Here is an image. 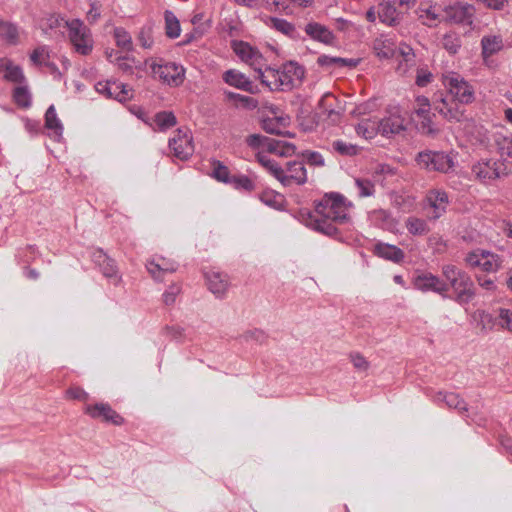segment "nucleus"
<instances>
[{
  "mask_svg": "<svg viewBox=\"0 0 512 512\" xmlns=\"http://www.w3.org/2000/svg\"><path fill=\"white\" fill-rule=\"evenodd\" d=\"M352 203L339 193L326 194L316 205L313 212H301V221L305 226L327 236L338 233V225L350 220Z\"/></svg>",
  "mask_w": 512,
  "mask_h": 512,
  "instance_id": "obj_1",
  "label": "nucleus"
},
{
  "mask_svg": "<svg viewBox=\"0 0 512 512\" xmlns=\"http://www.w3.org/2000/svg\"><path fill=\"white\" fill-rule=\"evenodd\" d=\"M441 81L453 99L440 98L434 102V108L449 121H461L464 111L459 104H470L474 101V88L459 73L454 71L443 73Z\"/></svg>",
  "mask_w": 512,
  "mask_h": 512,
  "instance_id": "obj_2",
  "label": "nucleus"
},
{
  "mask_svg": "<svg viewBox=\"0 0 512 512\" xmlns=\"http://www.w3.org/2000/svg\"><path fill=\"white\" fill-rule=\"evenodd\" d=\"M264 168L285 187L304 185L308 180L305 163L301 160H290L284 165L265 161Z\"/></svg>",
  "mask_w": 512,
  "mask_h": 512,
  "instance_id": "obj_3",
  "label": "nucleus"
},
{
  "mask_svg": "<svg viewBox=\"0 0 512 512\" xmlns=\"http://www.w3.org/2000/svg\"><path fill=\"white\" fill-rule=\"evenodd\" d=\"M442 273L455 292L457 302L466 304L475 297L473 281L464 271L452 264H447L442 267Z\"/></svg>",
  "mask_w": 512,
  "mask_h": 512,
  "instance_id": "obj_4",
  "label": "nucleus"
},
{
  "mask_svg": "<svg viewBox=\"0 0 512 512\" xmlns=\"http://www.w3.org/2000/svg\"><path fill=\"white\" fill-rule=\"evenodd\" d=\"M68 36L75 51L81 55H88L93 50V38L90 29L80 19L66 20Z\"/></svg>",
  "mask_w": 512,
  "mask_h": 512,
  "instance_id": "obj_5",
  "label": "nucleus"
},
{
  "mask_svg": "<svg viewBox=\"0 0 512 512\" xmlns=\"http://www.w3.org/2000/svg\"><path fill=\"white\" fill-rule=\"evenodd\" d=\"M474 177L484 184H491L495 180L508 174L504 160L482 159L472 166Z\"/></svg>",
  "mask_w": 512,
  "mask_h": 512,
  "instance_id": "obj_6",
  "label": "nucleus"
},
{
  "mask_svg": "<svg viewBox=\"0 0 512 512\" xmlns=\"http://www.w3.org/2000/svg\"><path fill=\"white\" fill-rule=\"evenodd\" d=\"M416 162L420 168L444 173L454 165L453 159L448 154L429 150L418 153Z\"/></svg>",
  "mask_w": 512,
  "mask_h": 512,
  "instance_id": "obj_7",
  "label": "nucleus"
},
{
  "mask_svg": "<svg viewBox=\"0 0 512 512\" xmlns=\"http://www.w3.org/2000/svg\"><path fill=\"white\" fill-rule=\"evenodd\" d=\"M150 67L155 78L170 86H179L184 81L185 69L174 62L152 63Z\"/></svg>",
  "mask_w": 512,
  "mask_h": 512,
  "instance_id": "obj_8",
  "label": "nucleus"
},
{
  "mask_svg": "<svg viewBox=\"0 0 512 512\" xmlns=\"http://www.w3.org/2000/svg\"><path fill=\"white\" fill-rule=\"evenodd\" d=\"M464 260L469 267L480 268L485 272H495L500 267L498 255L487 250L478 249L471 251L466 255Z\"/></svg>",
  "mask_w": 512,
  "mask_h": 512,
  "instance_id": "obj_9",
  "label": "nucleus"
},
{
  "mask_svg": "<svg viewBox=\"0 0 512 512\" xmlns=\"http://www.w3.org/2000/svg\"><path fill=\"white\" fill-rule=\"evenodd\" d=\"M169 147L175 157L180 160L188 159L194 152L192 136L181 129L169 140Z\"/></svg>",
  "mask_w": 512,
  "mask_h": 512,
  "instance_id": "obj_10",
  "label": "nucleus"
},
{
  "mask_svg": "<svg viewBox=\"0 0 512 512\" xmlns=\"http://www.w3.org/2000/svg\"><path fill=\"white\" fill-rule=\"evenodd\" d=\"M395 57L397 61L396 72L401 76L411 75L416 66V55L413 49L409 45L402 43L399 45Z\"/></svg>",
  "mask_w": 512,
  "mask_h": 512,
  "instance_id": "obj_11",
  "label": "nucleus"
},
{
  "mask_svg": "<svg viewBox=\"0 0 512 512\" xmlns=\"http://www.w3.org/2000/svg\"><path fill=\"white\" fill-rule=\"evenodd\" d=\"M95 89L105 97L119 102L126 101L131 97L130 90L124 84L117 81H99L96 83Z\"/></svg>",
  "mask_w": 512,
  "mask_h": 512,
  "instance_id": "obj_12",
  "label": "nucleus"
},
{
  "mask_svg": "<svg viewBox=\"0 0 512 512\" xmlns=\"http://www.w3.org/2000/svg\"><path fill=\"white\" fill-rule=\"evenodd\" d=\"M304 69L295 62H289L279 68L280 90L292 89L296 82H300Z\"/></svg>",
  "mask_w": 512,
  "mask_h": 512,
  "instance_id": "obj_13",
  "label": "nucleus"
},
{
  "mask_svg": "<svg viewBox=\"0 0 512 512\" xmlns=\"http://www.w3.org/2000/svg\"><path fill=\"white\" fill-rule=\"evenodd\" d=\"M233 50L236 55L256 71L258 67L265 66L262 54L246 42H235Z\"/></svg>",
  "mask_w": 512,
  "mask_h": 512,
  "instance_id": "obj_14",
  "label": "nucleus"
},
{
  "mask_svg": "<svg viewBox=\"0 0 512 512\" xmlns=\"http://www.w3.org/2000/svg\"><path fill=\"white\" fill-rule=\"evenodd\" d=\"M93 261L100 268L103 276L113 285H118L121 282V275L114 260L108 257L102 250H97L93 253Z\"/></svg>",
  "mask_w": 512,
  "mask_h": 512,
  "instance_id": "obj_15",
  "label": "nucleus"
},
{
  "mask_svg": "<svg viewBox=\"0 0 512 512\" xmlns=\"http://www.w3.org/2000/svg\"><path fill=\"white\" fill-rule=\"evenodd\" d=\"M474 15V7L470 4H455L444 10L447 21L457 24H471Z\"/></svg>",
  "mask_w": 512,
  "mask_h": 512,
  "instance_id": "obj_16",
  "label": "nucleus"
},
{
  "mask_svg": "<svg viewBox=\"0 0 512 512\" xmlns=\"http://www.w3.org/2000/svg\"><path fill=\"white\" fill-rule=\"evenodd\" d=\"M272 138L260 134H252L246 138L247 145L255 151L257 161L264 167L265 161H273L267 155Z\"/></svg>",
  "mask_w": 512,
  "mask_h": 512,
  "instance_id": "obj_17",
  "label": "nucleus"
},
{
  "mask_svg": "<svg viewBox=\"0 0 512 512\" xmlns=\"http://www.w3.org/2000/svg\"><path fill=\"white\" fill-rule=\"evenodd\" d=\"M395 3L394 0H378V18L388 26L397 25L401 19V13L395 7Z\"/></svg>",
  "mask_w": 512,
  "mask_h": 512,
  "instance_id": "obj_18",
  "label": "nucleus"
},
{
  "mask_svg": "<svg viewBox=\"0 0 512 512\" xmlns=\"http://www.w3.org/2000/svg\"><path fill=\"white\" fill-rule=\"evenodd\" d=\"M208 289L216 296L223 297L229 287V280L226 274L211 270L205 273Z\"/></svg>",
  "mask_w": 512,
  "mask_h": 512,
  "instance_id": "obj_19",
  "label": "nucleus"
},
{
  "mask_svg": "<svg viewBox=\"0 0 512 512\" xmlns=\"http://www.w3.org/2000/svg\"><path fill=\"white\" fill-rule=\"evenodd\" d=\"M426 201L433 209L432 218H439L445 211L449 203L448 195L444 190L431 189L426 195Z\"/></svg>",
  "mask_w": 512,
  "mask_h": 512,
  "instance_id": "obj_20",
  "label": "nucleus"
},
{
  "mask_svg": "<svg viewBox=\"0 0 512 512\" xmlns=\"http://www.w3.org/2000/svg\"><path fill=\"white\" fill-rule=\"evenodd\" d=\"M305 33L313 40L330 45L333 44L335 36L331 30L318 22H309L304 27Z\"/></svg>",
  "mask_w": 512,
  "mask_h": 512,
  "instance_id": "obj_21",
  "label": "nucleus"
},
{
  "mask_svg": "<svg viewBox=\"0 0 512 512\" xmlns=\"http://www.w3.org/2000/svg\"><path fill=\"white\" fill-rule=\"evenodd\" d=\"M414 285L418 290L421 291L432 290L439 294H443L448 291V286L438 277L430 273L422 274L416 277Z\"/></svg>",
  "mask_w": 512,
  "mask_h": 512,
  "instance_id": "obj_22",
  "label": "nucleus"
},
{
  "mask_svg": "<svg viewBox=\"0 0 512 512\" xmlns=\"http://www.w3.org/2000/svg\"><path fill=\"white\" fill-rule=\"evenodd\" d=\"M85 412L92 418L102 417L104 420L110 421L117 425L122 423V417L118 415L109 405L104 403L88 405L85 408Z\"/></svg>",
  "mask_w": 512,
  "mask_h": 512,
  "instance_id": "obj_23",
  "label": "nucleus"
},
{
  "mask_svg": "<svg viewBox=\"0 0 512 512\" xmlns=\"http://www.w3.org/2000/svg\"><path fill=\"white\" fill-rule=\"evenodd\" d=\"M490 146L502 157L512 161V136L496 132L491 136Z\"/></svg>",
  "mask_w": 512,
  "mask_h": 512,
  "instance_id": "obj_24",
  "label": "nucleus"
},
{
  "mask_svg": "<svg viewBox=\"0 0 512 512\" xmlns=\"http://www.w3.org/2000/svg\"><path fill=\"white\" fill-rule=\"evenodd\" d=\"M0 73L4 80L12 83H23L25 76L22 68L8 58H0Z\"/></svg>",
  "mask_w": 512,
  "mask_h": 512,
  "instance_id": "obj_25",
  "label": "nucleus"
},
{
  "mask_svg": "<svg viewBox=\"0 0 512 512\" xmlns=\"http://www.w3.org/2000/svg\"><path fill=\"white\" fill-rule=\"evenodd\" d=\"M374 252L377 256L394 263H400L404 259V252L400 248L387 243H377Z\"/></svg>",
  "mask_w": 512,
  "mask_h": 512,
  "instance_id": "obj_26",
  "label": "nucleus"
},
{
  "mask_svg": "<svg viewBox=\"0 0 512 512\" xmlns=\"http://www.w3.org/2000/svg\"><path fill=\"white\" fill-rule=\"evenodd\" d=\"M380 134L389 136L391 134H399L405 129L404 119L397 114H392L379 121Z\"/></svg>",
  "mask_w": 512,
  "mask_h": 512,
  "instance_id": "obj_27",
  "label": "nucleus"
},
{
  "mask_svg": "<svg viewBox=\"0 0 512 512\" xmlns=\"http://www.w3.org/2000/svg\"><path fill=\"white\" fill-rule=\"evenodd\" d=\"M379 120L376 118L362 119L355 127V131L358 136L365 140L373 139L378 133H380Z\"/></svg>",
  "mask_w": 512,
  "mask_h": 512,
  "instance_id": "obj_28",
  "label": "nucleus"
},
{
  "mask_svg": "<svg viewBox=\"0 0 512 512\" xmlns=\"http://www.w3.org/2000/svg\"><path fill=\"white\" fill-rule=\"evenodd\" d=\"M375 54L381 59H388L395 56L396 45L392 39L386 36H380L373 43Z\"/></svg>",
  "mask_w": 512,
  "mask_h": 512,
  "instance_id": "obj_29",
  "label": "nucleus"
},
{
  "mask_svg": "<svg viewBox=\"0 0 512 512\" xmlns=\"http://www.w3.org/2000/svg\"><path fill=\"white\" fill-rule=\"evenodd\" d=\"M146 268L153 278H155L156 280H160L161 275L163 273L175 272L177 269V264L174 261H169L164 258H161L158 262H155L153 260L147 262Z\"/></svg>",
  "mask_w": 512,
  "mask_h": 512,
  "instance_id": "obj_30",
  "label": "nucleus"
},
{
  "mask_svg": "<svg viewBox=\"0 0 512 512\" xmlns=\"http://www.w3.org/2000/svg\"><path fill=\"white\" fill-rule=\"evenodd\" d=\"M503 47V40L499 35H487L481 39L482 57L484 59L498 53Z\"/></svg>",
  "mask_w": 512,
  "mask_h": 512,
  "instance_id": "obj_31",
  "label": "nucleus"
},
{
  "mask_svg": "<svg viewBox=\"0 0 512 512\" xmlns=\"http://www.w3.org/2000/svg\"><path fill=\"white\" fill-rule=\"evenodd\" d=\"M224 81L238 89L252 92V82L241 72L236 70H228L224 73Z\"/></svg>",
  "mask_w": 512,
  "mask_h": 512,
  "instance_id": "obj_32",
  "label": "nucleus"
},
{
  "mask_svg": "<svg viewBox=\"0 0 512 512\" xmlns=\"http://www.w3.org/2000/svg\"><path fill=\"white\" fill-rule=\"evenodd\" d=\"M255 72L258 74V78L261 80V82L271 90H280L279 69H274L271 67H265L263 69V66H260Z\"/></svg>",
  "mask_w": 512,
  "mask_h": 512,
  "instance_id": "obj_33",
  "label": "nucleus"
},
{
  "mask_svg": "<svg viewBox=\"0 0 512 512\" xmlns=\"http://www.w3.org/2000/svg\"><path fill=\"white\" fill-rule=\"evenodd\" d=\"M434 401L437 403L445 402L448 408L455 409L460 413L467 411L466 403L459 395L455 393L438 392L434 396Z\"/></svg>",
  "mask_w": 512,
  "mask_h": 512,
  "instance_id": "obj_34",
  "label": "nucleus"
},
{
  "mask_svg": "<svg viewBox=\"0 0 512 512\" xmlns=\"http://www.w3.org/2000/svg\"><path fill=\"white\" fill-rule=\"evenodd\" d=\"M317 63L321 67L325 68H333V67H356L358 64V60L334 57L328 55H320L317 59Z\"/></svg>",
  "mask_w": 512,
  "mask_h": 512,
  "instance_id": "obj_35",
  "label": "nucleus"
},
{
  "mask_svg": "<svg viewBox=\"0 0 512 512\" xmlns=\"http://www.w3.org/2000/svg\"><path fill=\"white\" fill-rule=\"evenodd\" d=\"M176 125V117L172 112H159L154 118L150 126L155 131H165Z\"/></svg>",
  "mask_w": 512,
  "mask_h": 512,
  "instance_id": "obj_36",
  "label": "nucleus"
},
{
  "mask_svg": "<svg viewBox=\"0 0 512 512\" xmlns=\"http://www.w3.org/2000/svg\"><path fill=\"white\" fill-rule=\"evenodd\" d=\"M45 127L56 137L60 138L63 133V125L57 117L55 107L51 105L45 113Z\"/></svg>",
  "mask_w": 512,
  "mask_h": 512,
  "instance_id": "obj_37",
  "label": "nucleus"
},
{
  "mask_svg": "<svg viewBox=\"0 0 512 512\" xmlns=\"http://www.w3.org/2000/svg\"><path fill=\"white\" fill-rule=\"evenodd\" d=\"M268 153H272L280 157H290L296 153V146L292 143L272 138Z\"/></svg>",
  "mask_w": 512,
  "mask_h": 512,
  "instance_id": "obj_38",
  "label": "nucleus"
},
{
  "mask_svg": "<svg viewBox=\"0 0 512 512\" xmlns=\"http://www.w3.org/2000/svg\"><path fill=\"white\" fill-rule=\"evenodd\" d=\"M202 20H203V15L201 13L193 16L192 24L194 25V29H193V32L186 35L187 43L202 37L210 28V22L209 21L202 22Z\"/></svg>",
  "mask_w": 512,
  "mask_h": 512,
  "instance_id": "obj_39",
  "label": "nucleus"
},
{
  "mask_svg": "<svg viewBox=\"0 0 512 512\" xmlns=\"http://www.w3.org/2000/svg\"><path fill=\"white\" fill-rule=\"evenodd\" d=\"M287 124V117H268L263 120L262 127L270 134H281Z\"/></svg>",
  "mask_w": 512,
  "mask_h": 512,
  "instance_id": "obj_40",
  "label": "nucleus"
},
{
  "mask_svg": "<svg viewBox=\"0 0 512 512\" xmlns=\"http://www.w3.org/2000/svg\"><path fill=\"white\" fill-rule=\"evenodd\" d=\"M113 34L118 47L128 52L133 50L132 38L124 28L116 27Z\"/></svg>",
  "mask_w": 512,
  "mask_h": 512,
  "instance_id": "obj_41",
  "label": "nucleus"
},
{
  "mask_svg": "<svg viewBox=\"0 0 512 512\" xmlns=\"http://www.w3.org/2000/svg\"><path fill=\"white\" fill-rule=\"evenodd\" d=\"M405 225L409 233L412 235H424L429 231L426 221L420 218L409 217L406 220Z\"/></svg>",
  "mask_w": 512,
  "mask_h": 512,
  "instance_id": "obj_42",
  "label": "nucleus"
},
{
  "mask_svg": "<svg viewBox=\"0 0 512 512\" xmlns=\"http://www.w3.org/2000/svg\"><path fill=\"white\" fill-rule=\"evenodd\" d=\"M165 29L167 36L170 38H177L180 35V23L170 11L165 12Z\"/></svg>",
  "mask_w": 512,
  "mask_h": 512,
  "instance_id": "obj_43",
  "label": "nucleus"
},
{
  "mask_svg": "<svg viewBox=\"0 0 512 512\" xmlns=\"http://www.w3.org/2000/svg\"><path fill=\"white\" fill-rule=\"evenodd\" d=\"M442 46L448 53L454 55L461 48V39L455 33H447L442 38Z\"/></svg>",
  "mask_w": 512,
  "mask_h": 512,
  "instance_id": "obj_44",
  "label": "nucleus"
},
{
  "mask_svg": "<svg viewBox=\"0 0 512 512\" xmlns=\"http://www.w3.org/2000/svg\"><path fill=\"white\" fill-rule=\"evenodd\" d=\"M0 36H2L9 44H16L19 36L18 29L13 24L0 20Z\"/></svg>",
  "mask_w": 512,
  "mask_h": 512,
  "instance_id": "obj_45",
  "label": "nucleus"
},
{
  "mask_svg": "<svg viewBox=\"0 0 512 512\" xmlns=\"http://www.w3.org/2000/svg\"><path fill=\"white\" fill-rule=\"evenodd\" d=\"M355 187L357 189V195L361 198L370 197L375 192L374 183L366 178H356Z\"/></svg>",
  "mask_w": 512,
  "mask_h": 512,
  "instance_id": "obj_46",
  "label": "nucleus"
},
{
  "mask_svg": "<svg viewBox=\"0 0 512 512\" xmlns=\"http://www.w3.org/2000/svg\"><path fill=\"white\" fill-rule=\"evenodd\" d=\"M332 146L336 152L343 156H354L357 155L359 152V147L357 145H354L343 140L334 141Z\"/></svg>",
  "mask_w": 512,
  "mask_h": 512,
  "instance_id": "obj_47",
  "label": "nucleus"
},
{
  "mask_svg": "<svg viewBox=\"0 0 512 512\" xmlns=\"http://www.w3.org/2000/svg\"><path fill=\"white\" fill-rule=\"evenodd\" d=\"M213 171L212 176L220 182L230 183L232 177L230 176V171L227 166L222 164L220 161H213L212 163Z\"/></svg>",
  "mask_w": 512,
  "mask_h": 512,
  "instance_id": "obj_48",
  "label": "nucleus"
},
{
  "mask_svg": "<svg viewBox=\"0 0 512 512\" xmlns=\"http://www.w3.org/2000/svg\"><path fill=\"white\" fill-rule=\"evenodd\" d=\"M13 98L20 107L28 108L31 105V95L25 86L16 87L14 89Z\"/></svg>",
  "mask_w": 512,
  "mask_h": 512,
  "instance_id": "obj_49",
  "label": "nucleus"
},
{
  "mask_svg": "<svg viewBox=\"0 0 512 512\" xmlns=\"http://www.w3.org/2000/svg\"><path fill=\"white\" fill-rule=\"evenodd\" d=\"M419 17L422 19L423 24L427 26H434L440 19V15L437 12L436 7H429L426 9L419 10Z\"/></svg>",
  "mask_w": 512,
  "mask_h": 512,
  "instance_id": "obj_50",
  "label": "nucleus"
},
{
  "mask_svg": "<svg viewBox=\"0 0 512 512\" xmlns=\"http://www.w3.org/2000/svg\"><path fill=\"white\" fill-rule=\"evenodd\" d=\"M48 58V52L45 46H41L36 48L32 54L30 55L31 61L35 65H42L45 64L47 66L52 67L53 69H56V67L52 64L46 63V59Z\"/></svg>",
  "mask_w": 512,
  "mask_h": 512,
  "instance_id": "obj_51",
  "label": "nucleus"
},
{
  "mask_svg": "<svg viewBox=\"0 0 512 512\" xmlns=\"http://www.w3.org/2000/svg\"><path fill=\"white\" fill-rule=\"evenodd\" d=\"M140 45L145 49L152 48L153 45V37H152V28L151 26H144L140 29L138 37H137Z\"/></svg>",
  "mask_w": 512,
  "mask_h": 512,
  "instance_id": "obj_52",
  "label": "nucleus"
},
{
  "mask_svg": "<svg viewBox=\"0 0 512 512\" xmlns=\"http://www.w3.org/2000/svg\"><path fill=\"white\" fill-rule=\"evenodd\" d=\"M163 332L167 337L178 342H182L185 339V330L178 325L166 326Z\"/></svg>",
  "mask_w": 512,
  "mask_h": 512,
  "instance_id": "obj_53",
  "label": "nucleus"
},
{
  "mask_svg": "<svg viewBox=\"0 0 512 512\" xmlns=\"http://www.w3.org/2000/svg\"><path fill=\"white\" fill-rule=\"evenodd\" d=\"M415 114L417 117L430 114V101L425 96H418L415 100Z\"/></svg>",
  "mask_w": 512,
  "mask_h": 512,
  "instance_id": "obj_54",
  "label": "nucleus"
},
{
  "mask_svg": "<svg viewBox=\"0 0 512 512\" xmlns=\"http://www.w3.org/2000/svg\"><path fill=\"white\" fill-rule=\"evenodd\" d=\"M433 79V74L425 67L417 68L416 80L415 83L419 87H425L429 83H431Z\"/></svg>",
  "mask_w": 512,
  "mask_h": 512,
  "instance_id": "obj_55",
  "label": "nucleus"
},
{
  "mask_svg": "<svg viewBox=\"0 0 512 512\" xmlns=\"http://www.w3.org/2000/svg\"><path fill=\"white\" fill-rule=\"evenodd\" d=\"M242 338L246 342H256L262 344L266 340V334L260 329L249 330L242 335Z\"/></svg>",
  "mask_w": 512,
  "mask_h": 512,
  "instance_id": "obj_56",
  "label": "nucleus"
},
{
  "mask_svg": "<svg viewBox=\"0 0 512 512\" xmlns=\"http://www.w3.org/2000/svg\"><path fill=\"white\" fill-rule=\"evenodd\" d=\"M181 292V287L177 284H172L163 293V301L166 305H172L175 303L177 296Z\"/></svg>",
  "mask_w": 512,
  "mask_h": 512,
  "instance_id": "obj_57",
  "label": "nucleus"
},
{
  "mask_svg": "<svg viewBox=\"0 0 512 512\" xmlns=\"http://www.w3.org/2000/svg\"><path fill=\"white\" fill-rule=\"evenodd\" d=\"M350 360L354 368L357 369L358 371L365 372L369 369V362L363 355L359 353L350 354Z\"/></svg>",
  "mask_w": 512,
  "mask_h": 512,
  "instance_id": "obj_58",
  "label": "nucleus"
},
{
  "mask_svg": "<svg viewBox=\"0 0 512 512\" xmlns=\"http://www.w3.org/2000/svg\"><path fill=\"white\" fill-rule=\"evenodd\" d=\"M236 188H242L246 191L254 189L253 181L247 176L232 177L231 182Z\"/></svg>",
  "mask_w": 512,
  "mask_h": 512,
  "instance_id": "obj_59",
  "label": "nucleus"
},
{
  "mask_svg": "<svg viewBox=\"0 0 512 512\" xmlns=\"http://www.w3.org/2000/svg\"><path fill=\"white\" fill-rule=\"evenodd\" d=\"M227 96L234 100L235 103L237 104H241L245 107H256L257 105V101L251 97H248V96H244V95H241V94H237V93H228Z\"/></svg>",
  "mask_w": 512,
  "mask_h": 512,
  "instance_id": "obj_60",
  "label": "nucleus"
},
{
  "mask_svg": "<svg viewBox=\"0 0 512 512\" xmlns=\"http://www.w3.org/2000/svg\"><path fill=\"white\" fill-rule=\"evenodd\" d=\"M271 23L274 28H276L278 31L283 32L284 34H290L294 30L292 24L284 19L271 18Z\"/></svg>",
  "mask_w": 512,
  "mask_h": 512,
  "instance_id": "obj_61",
  "label": "nucleus"
},
{
  "mask_svg": "<svg viewBox=\"0 0 512 512\" xmlns=\"http://www.w3.org/2000/svg\"><path fill=\"white\" fill-rule=\"evenodd\" d=\"M418 118L421 119V121L418 123V129L423 134H432L435 132V129L432 126V121L430 119V114L419 116Z\"/></svg>",
  "mask_w": 512,
  "mask_h": 512,
  "instance_id": "obj_62",
  "label": "nucleus"
},
{
  "mask_svg": "<svg viewBox=\"0 0 512 512\" xmlns=\"http://www.w3.org/2000/svg\"><path fill=\"white\" fill-rule=\"evenodd\" d=\"M500 324L512 332V311L509 309L499 310Z\"/></svg>",
  "mask_w": 512,
  "mask_h": 512,
  "instance_id": "obj_63",
  "label": "nucleus"
},
{
  "mask_svg": "<svg viewBox=\"0 0 512 512\" xmlns=\"http://www.w3.org/2000/svg\"><path fill=\"white\" fill-rule=\"evenodd\" d=\"M304 155L306 157L307 163L311 166L322 167L325 165L323 156L318 152H307Z\"/></svg>",
  "mask_w": 512,
  "mask_h": 512,
  "instance_id": "obj_64",
  "label": "nucleus"
}]
</instances>
